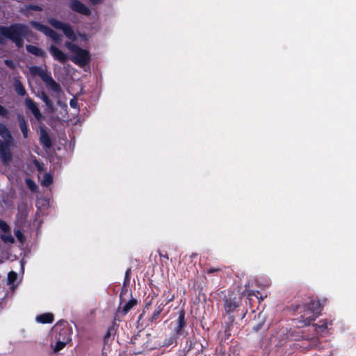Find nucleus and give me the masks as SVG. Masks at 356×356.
Masks as SVG:
<instances>
[{
	"mask_svg": "<svg viewBox=\"0 0 356 356\" xmlns=\"http://www.w3.org/2000/svg\"><path fill=\"white\" fill-rule=\"evenodd\" d=\"M28 26L20 23L13 24L10 26H0V34L10 40L17 47L23 46V38L28 34Z\"/></svg>",
	"mask_w": 356,
	"mask_h": 356,
	"instance_id": "1",
	"label": "nucleus"
},
{
	"mask_svg": "<svg viewBox=\"0 0 356 356\" xmlns=\"http://www.w3.org/2000/svg\"><path fill=\"white\" fill-rule=\"evenodd\" d=\"M65 47L74 54L70 60L80 66H84L90 60L89 52L85 49H83L77 45L70 42H66Z\"/></svg>",
	"mask_w": 356,
	"mask_h": 356,
	"instance_id": "2",
	"label": "nucleus"
},
{
	"mask_svg": "<svg viewBox=\"0 0 356 356\" xmlns=\"http://www.w3.org/2000/svg\"><path fill=\"white\" fill-rule=\"evenodd\" d=\"M67 323L65 321H60L53 328L54 332H59V337L57 338V342L54 347V352L57 353L61 350L69 341V329L66 326Z\"/></svg>",
	"mask_w": 356,
	"mask_h": 356,
	"instance_id": "3",
	"label": "nucleus"
},
{
	"mask_svg": "<svg viewBox=\"0 0 356 356\" xmlns=\"http://www.w3.org/2000/svg\"><path fill=\"white\" fill-rule=\"evenodd\" d=\"M302 319L299 322L302 323V326L309 325L319 315L321 312V303L319 301L312 300L308 305H306Z\"/></svg>",
	"mask_w": 356,
	"mask_h": 356,
	"instance_id": "4",
	"label": "nucleus"
},
{
	"mask_svg": "<svg viewBox=\"0 0 356 356\" xmlns=\"http://www.w3.org/2000/svg\"><path fill=\"white\" fill-rule=\"evenodd\" d=\"M11 141L0 140V159L3 165L8 166L13 160Z\"/></svg>",
	"mask_w": 356,
	"mask_h": 356,
	"instance_id": "5",
	"label": "nucleus"
},
{
	"mask_svg": "<svg viewBox=\"0 0 356 356\" xmlns=\"http://www.w3.org/2000/svg\"><path fill=\"white\" fill-rule=\"evenodd\" d=\"M31 24L33 27H34L38 31L42 32L47 37L50 38L53 42L55 43H59L62 40V35L60 34L57 33L56 31L45 26L44 24H40V22L32 21L31 22Z\"/></svg>",
	"mask_w": 356,
	"mask_h": 356,
	"instance_id": "6",
	"label": "nucleus"
},
{
	"mask_svg": "<svg viewBox=\"0 0 356 356\" xmlns=\"http://www.w3.org/2000/svg\"><path fill=\"white\" fill-rule=\"evenodd\" d=\"M48 22L55 29L62 30L65 35L70 39L75 40L76 35L71 26L68 24L63 23L55 18H49Z\"/></svg>",
	"mask_w": 356,
	"mask_h": 356,
	"instance_id": "7",
	"label": "nucleus"
},
{
	"mask_svg": "<svg viewBox=\"0 0 356 356\" xmlns=\"http://www.w3.org/2000/svg\"><path fill=\"white\" fill-rule=\"evenodd\" d=\"M240 300L234 298H229L225 300V309L227 314L229 315V319L230 322H233L234 320V315H231L232 313L234 312L236 309L239 306Z\"/></svg>",
	"mask_w": 356,
	"mask_h": 356,
	"instance_id": "8",
	"label": "nucleus"
},
{
	"mask_svg": "<svg viewBox=\"0 0 356 356\" xmlns=\"http://www.w3.org/2000/svg\"><path fill=\"white\" fill-rule=\"evenodd\" d=\"M147 336L138 335L132 340V343L136 346L135 354H140L147 348Z\"/></svg>",
	"mask_w": 356,
	"mask_h": 356,
	"instance_id": "9",
	"label": "nucleus"
},
{
	"mask_svg": "<svg viewBox=\"0 0 356 356\" xmlns=\"http://www.w3.org/2000/svg\"><path fill=\"white\" fill-rule=\"evenodd\" d=\"M25 105L26 108L31 111L35 119L40 120L43 118V116L38 108L36 103L33 102L30 97H27L25 99Z\"/></svg>",
	"mask_w": 356,
	"mask_h": 356,
	"instance_id": "10",
	"label": "nucleus"
},
{
	"mask_svg": "<svg viewBox=\"0 0 356 356\" xmlns=\"http://www.w3.org/2000/svg\"><path fill=\"white\" fill-rule=\"evenodd\" d=\"M71 9L85 15H90V10L83 3L78 0H72L70 4Z\"/></svg>",
	"mask_w": 356,
	"mask_h": 356,
	"instance_id": "11",
	"label": "nucleus"
},
{
	"mask_svg": "<svg viewBox=\"0 0 356 356\" xmlns=\"http://www.w3.org/2000/svg\"><path fill=\"white\" fill-rule=\"evenodd\" d=\"M44 83L48 89L53 92L52 96L58 98L59 94L61 92L60 86L56 83L51 76L48 80H47Z\"/></svg>",
	"mask_w": 356,
	"mask_h": 356,
	"instance_id": "12",
	"label": "nucleus"
},
{
	"mask_svg": "<svg viewBox=\"0 0 356 356\" xmlns=\"http://www.w3.org/2000/svg\"><path fill=\"white\" fill-rule=\"evenodd\" d=\"M30 72L33 74L38 75L44 83L51 76L50 73H49L46 69L38 66L31 67L30 68Z\"/></svg>",
	"mask_w": 356,
	"mask_h": 356,
	"instance_id": "13",
	"label": "nucleus"
},
{
	"mask_svg": "<svg viewBox=\"0 0 356 356\" xmlns=\"http://www.w3.org/2000/svg\"><path fill=\"white\" fill-rule=\"evenodd\" d=\"M30 72L33 74L38 75L44 83L51 76L50 73H49L46 69L38 66L31 67L30 68Z\"/></svg>",
	"mask_w": 356,
	"mask_h": 356,
	"instance_id": "14",
	"label": "nucleus"
},
{
	"mask_svg": "<svg viewBox=\"0 0 356 356\" xmlns=\"http://www.w3.org/2000/svg\"><path fill=\"white\" fill-rule=\"evenodd\" d=\"M49 50L54 58L60 63H65L68 58L67 56L64 52L54 45H51Z\"/></svg>",
	"mask_w": 356,
	"mask_h": 356,
	"instance_id": "15",
	"label": "nucleus"
},
{
	"mask_svg": "<svg viewBox=\"0 0 356 356\" xmlns=\"http://www.w3.org/2000/svg\"><path fill=\"white\" fill-rule=\"evenodd\" d=\"M186 325L185 322V312L183 310L179 312V316L177 321L176 326L175 327V332L177 334H183V328Z\"/></svg>",
	"mask_w": 356,
	"mask_h": 356,
	"instance_id": "16",
	"label": "nucleus"
},
{
	"mask_svg": "<svg viewBox=\"0 0 356 356\" xmlns=\"http://www.w3.org/2000/svg\"><path fill=\"white\" fill-rule=\"evenodd\" d=\"M17 120H18L19 126L22 132L23 136L24 138H26L28 137V131H29L26 121L24 117L21 114L17 115Z\"/></svg>",
	"mask_w": 356,
	"mask_h": 356,
	"instance_id": "17",
	"label": "nucleus"
},
{
	"mask_svg": "<svg viewBox=\"0 0 356 356\" xmlns=\"http://www.w3.org/2000/svg\"><path fill=\"white\" fill-rule=\"evenodd\" d=\"M38 97L44 102L45 105L51 112H54L56 110L53 102L49 98L44 92L42 91L38 94Z\"/></svg>",
	"mask_w": 356,
	"mask_h": 356,
	"instance_id": "18",
	"label": "nucleus"
},
{
	"mask_svg": "<svg viewBox=\"0 0 356 356\" xmlns=\"http://www.w3.org/2000/svg\"><path fill=\"white\" fill-rule=\"evenodd\" d=\"M0 136L4 139V140L12 141L13 136L5 124L0 122Z\"/></svg>",
	"mask_w": 356,
	"mask_h": 356,
	"instance_id": "19",
	"label": "nucleus"
},
{
	"mask_svg": "<svg viewBox=\"0 0 356 356\" xmlns=\"http://www.w3.org/2000/svg\"><path fill=\"white\" fill-rule=\"evenodd\" d=\"M40 141L45 148H50L51 147V138L49 134L43 129L40 131Z\"/></svg>",
	"mask_w": 356,
	"mask_h": 356,
	"instance_id": "20",
	"label": "nucleus"
},
{
	"mask_svg": "<svg viewBox=\"0 0 356 356\" xmlns=\"http://www.w3.org/2000/svg\"><path fill=\"white\" fill-rule=\"evenodd\" d=\"M26 51L35 56L43 57L45 55V52L43 49L31 44H28L26 47Z\"/></svg>",
	"mask_w": 356,
	"mask_h": 356,
	"instance_id": "21",
	"label": "nucleus"
},
{
	"mask_svg": "<svg viewBox=\"0 0 356 356\" xmlns=\"http://www.w3.org/2000/svg\"><path fill=\"white\" fill-rule=\"evenodd\" d=\"M136 305V300L134 299L130 300L129 302H126L125 305L122 307V310H120L121 307L119 308L118 313L121 314L122 315H126L133 307Z\"/></svg>",
	"mask_w": 356,
	"mask_h": 356,
	"instance_id": "22",
	"label": "nucleus"
},
{
	"mask_svg": "<svg viewBox=\"0 0 356 356\" xmlns=\"http://www.w3.org/2000/svg\"><path fill=\"white\" fill-rule=\"evenodd\" d=\"M36 321L41 323H51L54 321V315L51 313H46L36 317Z\"/></svg>",
	"mask_w": 356,
	"mask_h": 356,
	"instance_id": "23",
	"label": "nucleus"
},
{
	"mask_svg": "<svg viewBox=\"0 0 356 356\" xmlns=\"http://www.w3.org/2000/svg\"><path fill=\"white\" fill-rule=\"evenodd\" d=\"M14 88L15 92L20 96H24L26 93V91L24 86L22 85V82L18 79L15 80Z\"/></svg>",
	"mask_w": 356,
	"mask_h": 356,
	"instance_id": "24",
	"label": "nucleus"
},
{
	"mask_svg": "<svg viewBox=\"0 0 356 356\" xmlns=\"http://www.w3.org/2000/svg\"><path fill=\"white\" fill-rule=\"evenodd\" d=\"M53 181V178L51 175L49 173H45L44 175L43 179L41 181V185L44 187H48L50 184H51Z\"/></svg>",
	"mask_w": 356,
	"mask_h": 356,
	"instance_id": "25",
	"label": "nucleus"
},
{
	"mask_svg": "<svg viewBox=\"0 0 356 356\" xmlns=\"http://www.w3.org/2000/svg\"><path fill=\"white\" fill-rule=\"evenodd\" d=\"M29 10H35V11H41L42 8L39 6L29 4L26 5L24 8H22L20 10L21 13H25Z\"/></svg>",
	"mask_w": 356,
	"mask_h": 356,
	"instance_id": "26",
	"label": "nucleus"
},
{
	"mask_svg": "<svg viewBox=\"0 0 356 356\" xmlns=\"http://www.w3.org/2000/svg\"><path fill=\"white\" fill-rule=\"evenodd\" d=\"M315 327V330L318 332H323L327 328V324L326 322L320 321L319 324H314Z\"/></svg>",
	"mask_w": 356,
	"mask_h": 356,
	"instance_id": "27",
	"label": "nucleus"
},
{
	"mask_svg": "<svg viewBox=\"0 0 356 356\" xmlns=\"http://www.w3.org/2000/svg\"><path fill=\"white\" fill-rule=\"evenodd\" d=\"M17 278V274L14 271H10L8 274V284H13Z\"/></svg>",
	"mask_w": 356,
	"mask_h": 356,
	"instance_id": "28",
	"label": "nucleus"
},
{
	"mask_svg": "<svg viewBox=\"0 0 356 356\" xmlns=\"http://www.w3.org/2000/svg\"><path fill=\"white\" fill-rule=\"evenodd\" d=\"M26 184L31 191H35L38 188L36 184L31 179H26Z\"/></svg>",
	"mask_w": 356,
	"mask_h": 356,
	"instance_id": "29",
	"label": "nucleus"
},
{
	"mask_svg": "<svg viewBox=\"0 0 356 356\" xmlns=\"http://www.w3.org/2000/svg\"><path fill=\"white\" fill-rule=\"evenodd\" d=\"M2 241L5 243H14L15 240L13 236L10 234H4L1 236Z\"/></svg>",
	"mask_w": 356,
	"mask_h": 356,
	"instance_id": "30",
	"label": "nucleus"
},
{
	"mask_svg": "<svg viewBox=\"0 0 356 356\" xmlns=\"http://www.w3.org/2000/svg\"><path fill=\"white\" fill-rule=\"evenodd\" d=\"M163 310V307H161V306H159L155 310L154 312H153L152 314V316L151 317V319L152 321H154L156 319H157V318L159 317V316L160 315L161 312H162Z\"/></svg>",
	"mask_w": 356,
	"mask_h": 356,
	"instance_id": "31",
	"label": "nucleus"
},
{
	"mask_svg": "<svg viewBox=\"0 0 356 356\" xmlns=\"http://www.w3.org/2000/svg\"><path fill=\"white\" fill-rule=\"evenodd\" d=\"M0 229L3 232H7L10 230V227L5 221L0 220Z\"/></svg>",
	"mask_w": 356,
	"mask_h": 356,
	"instance_id": "32",
	"label": "nucleus"
},
{
	"mask_svg": "<svg viewBox=\"0 0 356 356\" xmlns=\"http://www.w3.org/2000/svg\"><path fill=\"white\" fill-rule=\"evenodd\" d=\"M8 114V111L4 106L0 104V115L6 117Z\"/></svg>",
	"mask_w": 356,
	"mask_h": 356,
	"instance_id": "33",
	"label": "nucleus"
},
{
	"mask_svg": "<svg viewBox=\"0 0 356 356\" xmlns=\"http://www.w3.org/2000/svg\"><path fill=\"white\" fill-rule=\"evenodd\" d=\"M70 105L72 108H77L78 107V102L77 99L75 98H73L70 102Z\"/></svg>",
	"mask_w": 356,
	"mask_h": 356,
	"instance_id": "34",
	"label": "nucleus"
},
{
	"mask_svg": "<svg viewBox=\"0 0 356 356\" xmlns=\"http://www.w3.org/2000/svg\"><path fill=\"white\" fill-rule=\"evenodd\" d=\"M219 271V269L218 268H209L208 269H207L206 272L207 273H215V272H218Z\"/></svg>",
	"mask_w": 356,
	"mask_h": 356,
	"instance_id": "35",
	"label": "nucleus"
},
{
	"mask_svg": "<svg viewBox=\"0 0 356 356\" xmlns=\"http://www.w3.org/2000/svg\"><path fill=\"white\" fill-rule=\"evenodd\" d=\"M35 164L39 171L42 170V165L37 161H35Z\"/></svg>",
	"mask_w": 356,
	"mask_h": 356,
	"instance_id": "36",
	"label": "nucleus"
},
{
	"mask_svg": "<svg viewBox=\"0 0 356 356\" xmlns=\"http://www.w3.org/2000/svg\"><path fill=\"white\" fill-rule=\"evenodd\" d=\"M263 324H264V322L259 323L258 324V325H257L256 327H254V330H255L256 331L259 330L261 329V327H262Z\"/></svg>",
	"mask_w": 356,
	"mask_h": 356,
	"instance_id": "37",
	"label": "nucleus"
},
{
	"mask_svg": "<svg viewBox=\"0 0 356 356\" xmlns=\"http://www.w3.org/2000/svg\"><path fill=\"white\" fill-rule=\"evenodd\" d=\"M159 256L164 259H168V256L167 254H163L162 252H159Z\"/></svg>",
	"mask_w": 356,
	"mask_h": 356,
	"instance_id": "38",
	"label": "nucleus"
},
{
	"mask_svg": "<svg viewBox=\"0 0 356 356\" xmlns=\"http://www.w3.org/2000/svg\"><path fill=\"white\" fill-rule=\"evenodd\" d=\"M92 4H98L102 1V0H90Z\"/></svg>",
	"mask_w": 356,
	"mask_h": 356,
	"instance_id": "39",
	"label": "nucleus"
},
{
	"mask_svg": "<svg viewBox=\"0 0 356 356\" xmlns=\"http://www.w3.org/2000/svg\"><path fill=\"white\" fill-rule=\"evenodd\" d=\"M15 234L18 238H20V237L22 236V234L21 233L20 231L16 232Z\"/></svg>",
	"mask_w": 356,
	"mask_h": 356,
	"instance_id": "40",
	"label": "nucleus"
},
{
	"mask_svg": "<svg viewBox=\"0 0 356 356\" xmlns=\"http://www.w3.org/2000/svg\"><path fill=\"white\" fill-rule=\"evenodd\" d=\"M111 329H109L108 331L107 332V333L105 335V338L108 337L111 335Z\"/></svg>",
	"mask_w": 356,
	"mask_h": 356,
	"instance_id": "41",
	"label": "nucleus"
},
{
	"mask_svg": "<svg viewBox=\"0 0 356 356\" xmlns=\"http://www.w3.org/2000/svg\"><path fill=\"white\" fill-rule=\"evenodd\" d=\"M173 341H174V339L172 338H170L169 343L167 344H164L163 346H169L170 344H172L173 343Z\"/></svg>",
	"mask_w": 356,
	"mask_h": 356,
	"instance_id": "42",
	"label": "nucleus"
},
{
	"mask_svg": "<svg viewBox=\"0 0 356 356\" xmlns=\"http://www.w3.org/2000/svg\"><path fill=\"white\" fill-rule=\"evenodd\" d=\"M4 42H5L4 38L0 35V44H3Z\"/></svg>",
	"mask_w": 356,
	"mask_h": 356,
	"instance_id": "43",
	"label": "nucleus"
},
{
	"mask_svg": "<svg viewBox=\"0 0 356 356\" xmlns=\"http://www.w3.org/2000/svg\"><path fill=\"white\" fill-rule=\"evenodd\" d=\"M129 273H130V269H128L126 272V277H128Z\"/></svg>",
	"mask_w": 356,
	"mask_h": 356,
	"instance_id": "44",
	"label": "nucleus"
},
{
	"mask_svg": "<svg viewBox=\"0 0 356 356\" xmlns=\"http://www.w3.org/2000/svg\"><path fill=\"white\" fill-rule=\"evenodd\" d=\"M252 294H254V292H252V293H248V296H250V295H252Z\"/></svg>",
	"mask_w": 356,
	"mask_h": 356,
	"instance_id": "45",
	"label": "nucleus"
}]
</instances>
